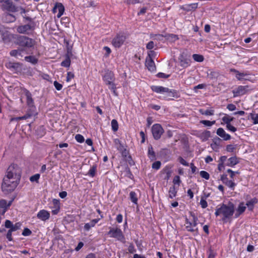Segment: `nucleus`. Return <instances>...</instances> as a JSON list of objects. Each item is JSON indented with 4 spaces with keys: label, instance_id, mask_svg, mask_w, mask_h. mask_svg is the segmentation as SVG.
<instances>
[{
    "label": "nucleus",
    "instance_id": "1",
    "mask_svg": "<svg viewBox=\"0 0 258 258\" xmlns=\"http://www.w3.org/2000/svg\"><path fill=\"white\" fill-rule=\"evenodd\" d=\"M21 169L15 164H11L7 168L2 184V190L5 194L13 192L20 182Z\"/></svg>",
    "mask_w": 258,
    "mask_h": 258
},
{
    "label": "nucleus",
    "instance_id": "2",
    "mask_svg": "<svg viewBox=\"0 0 258 258\" xmlns=\"http://www.w3.org/2000/svg\"><path fill=\"white\" fill-rule=\"evenodd\" d=\"M234 213V204L229 202L228 205L222 204L218 205L216 209L215 215L220 216L224 223H227L230 220Z\"/></svg>",
    "mask_w": 258,
    "mask_h": 258
},
{
    "label": "nucleus",
    "instance_id": "3",
    "mask_svg": "<svg viewBox=\"0 0 258 258\" xmlns=\"http://www.w3.org/2000/svg\"><path fill=\"white\" fill-rule=\"evenodd\" d=\"M13 38L14 43L22 47L25 50L26 49H34L36 44V41L35 39L25 35L15 34L13 35Z\"/></svg>",
    "mask_w": 258,
    "mask_h": 258
},
{
    "label": "nucleus",
    "instance_id": "4",
    "mask_svg": "<svg viewBox=\"0 0 258 258\" xmlns=\"http://www.w3.org/2000/svg\"><path fill=\"white\" fill-rule=\"evenodd\" d=\"M103 80L105 84L108 86L109 89L112 90L114 94L117 95L116 92V87L114 83L115 77L113 73L109 70L106 71L103 76Z\"/></svg>",
    "mask_w": 258,
    "mask_h": 258
},
{
    "label": "nucleus",
    "instance_id": "5",
    "mask_svg": "<svg viewBox=\"0 0 258 258\" xmlns=\"http://www.w3.org/2000/svg\"><path fill=\"white\" fill-rule=\"evenodd\" d=\"M151 88L153 91L158 93H166L169 97H174L176 94L175 90H170L168 88L162 86H152Z\"/></svg>",
    "mask_w": 258,
    "mask_h": 258
},
{
    "label": "nucleus",
    "instance_id": "6",
    "mask_svg": "<svg viewBox=\"0 0 258 258\" xmlns=\"http://www.w3.org/2000/svg\"><path fill=\"white\" fill-rule=\"evenodd\" d=\"M109 228L110 230L108 232L107 234L110 235V237L115 238L121 242L124 241L125 237L120 229L111 227Z\"/></svg>",
    "mask_w": 258,
    "mask_h": 258
},
{
    "label": "nucleus",
    "instance_id": "7",
    "mask_svg": "<svg viewBox=\"0 0 258 258\" xmlns=\"http://www.w3.org/2000/svg\"><path fill=\"white\" fill-rule=\"evenodd\" d=\"M178 60L180 66L183 69L187 68L190 64V56L184 52L180 53L178 58Z\"/></svg>",
    "mask_w": 258,
    "mask_h": 258
},
{
    "label": "nucleus",
    "instance_id": "8",
    "mask_svg": "<svg viewBox=\"0 0 258 258\" xmlns=\"http://www.w3.org/2000/svg\"><path fill=\"white\" fill-rule=\"evenodd\" d=\"M126 40V36L122 33L117 34L112 40V44L115 48L120 47Z\"/></svg>",
    "mask_w": 258,
    "mask_h": 258
},
{
    "label": "nucleus",
    "instance_id": "9",
    "mask_svg": "<svg viewBox=\"0 0 258 258\" xmlns=\"http://www.w3.org/2000/svg\"><path fill=\"white\" fill-rule=\"evenodd\" d=\"M163 133L164 130L160 124L156 123L152 126V133L155 140H158L160 139Z\"/></svg>",
    "mask_w": 258,
    "mask_h": 258
},
{
    "label": "nucleus",
    "instance_id": "10",
    "mask_svg": "<svg viewBox=\"0 0 258 258\" xmlns=\"http://www.w3.org/2000/svg\"><path fill=\"white\" fill-rule=\"evenodd\" d=\"M248 86H239L238 87L232 90L233 97H236L245 94L248 91Z\"/></svg>",
    "mask_w": 258,
    "mask_h": 258
},
{
    "label": "nucleus",
    "instance_id": "11",
    "mask_svg": "<svg viewBox=\"0 0 258 258\" xmlns=\"http://www.w3.org/2000/svg\"><path fill=\"white\" fill-rule=\"evenodd\" d=\"M3 7L7 11L11 12L18 11L19 8L16 7L11 0H5Z\"/></svg>",
    "mask_w": 258,
    "mask_h": 258
},
{
    "label": "nucleus",
    "instance_id": "12",
    "mask_svg": "<svg viewBox=\"0 0 258 258\" xmlns=\"http://www.w3.org/2000/svg\"><path fill=\"white\" fill-rule=\"evenodd\" d=\"M34 27L30 24L21 25L17 28V32L20 34H29V31L33 30Z\"/></svg>",
    "mask_w": 258,
    "mask_h": 258
},
{
    "label": "nucleus",
    "instance_id": "13",
    "mask_svg": "<svg viewBox=\"0 0 258 258\" xmlns=\"http://www.w3.org/2000/svg\"><path fill=\"white\" fill-rule=\"evenodd\" d=\"M21 223L20 222H17L15 224L9 220H6L5 222V226L7 228H9L13 232L16 231L20 229L21 226Z\"/></svg>",
    "mask_w": 258,
    "mask_h": 258
},
{
    "label": "nucleus",
    "instance_id": "14",
    "mask_svg": "<svg viewBox=\"0 0 258 258\" xmlns=\"http://www.w3.org/2000/svg\"><path fill=\"white\" fill-rule=\"evenodd\" d=\"M22 64L20 62H9L6 63V67L12 71L18 72L21 70Z\"/></svg>",
    "mask_w": 258,
    "mask_h": 258
},
{
    "label": "nucleus",
    "instance_id": "15",
    "mask_svg": "<svg viewBox=\"0 0 258 258\" xmlns=\"http://www.w3.org/2000/svg\"><path fill=\"white\" fill-rule=\"evenodd\" d=\"M24 93L27 99V104L30 107H32V109H35L34 105V101L32 97V94L30 92L26 89L24 90Z\"/></svg>",
    "mask_w": 258,
    "mask_h": 258
},
{
    "label": "nucleus",
    "instance_id": "16",
    "mask_svg": "<svg viewBox=\"0 0 258 258\" xmlns=\"http://www.w3.org/2000/svg\"><path fill=\"white\" fill-rule=\"evenodd\" d=\"M198 6V3L185 4L180 7V9L186 12L195 11Z\"/></svg>",
    "mask_w": 258,
    "mask_h": 258
},
{
    "label": "nucleus",
    "instance_id": "17",
    "mask_svg": "<svg viewBox=\"0 0 258 258\" xmlns=\"http://www.w3.org/2000/svg\"><path fill=\"white\" fill-rule=\"evenodd\" d=\"M38 219L45 221L50 218V213L46 210H41L37 214Z\"/></svg>",
    "mask_w": 258,
    "mask_h": 258
},
{
    "label": "nucleus",
    "instance_id": "18",
    "mask_svg": "<svg viewBox=\"0 0 258 258\" xmlns=\"http://www.w3.org/2000/svg\"><path fill=\"white\" fill-rule=\"evenodd\" d=\"M146 66L151 72H154L156 70V67L152 57L150 56V54H149V58H147L146 60Z\"/></svg>",
    "mask_w": 258,
    "mask_h": 258
},
{
    "label": "nucleus",
    "instance_id": "19",
    "mask_svg": "<svg viewBox=\"0 0 258 258\" xmlns=\"http://www.w3.org/2000/svg\"><path fill=\"white\" fill-rule=\"evenodd\" d=\"M216 134L225 141H228L231 139V136L227 134L222 127L217 129Z\"/></svg>",
    "mask_w": 258,
    "mask_h": 258
},
{
    "label": "nucleus",
    "instance_id": "20",
    "mask_svg": "<svg viewBox=\"0 0 258 258\" xmlns=\"http://www.w3.org/2000/svg\"><path fill=\"white\" fill-rule=\"evenodd\" d=\"M25 51L24 48H19L17 49H13L10 52L11 56L19 58V57H22L23 56L22 53Z\"/></svg>",
    "mask_w": 258,
    "mask_h": 258
},
{
    "label": "nucleus",
    "instance_id": "21",
    "mask_svg": "<svg viewBox=\"0 0 258 258\" xmlns=\"http://www.w3.org/2000/svg\"><path fill=\"white\" fill-rule=\"evenodd\" d=\"M57 10L58 11V13L57 15V18H60L63 15L64 11V8L63 6L62 5V4H56L55 6L54 7L53 9V12L55 13Z\"/></svg>",
    "mask_w": 258,
    "mask_h": 258
},
{
    "label": "nucleus",
    "instance_id": "22",
    "mask_svg": "<svg viewBox=\"0 0 258 258\" xmlns=\"http://www.w3.org/2000/svg\"><path fill=\"white\" fill-rule=\"evenodd\" d=\"M12 203V201H10L8 203L5 200L2 199L0 200V208L3 209V214H4L6 212L8 208L11 206Z\"/></svg>",
    "mask_w": 258,
    "mask_h": 258
},
{
    "label": "nucleus",
    "instance_id": "23",
    "mask_svg": "<svg viewBox=\"0 0 258 258\" xmlns=\"http://www.w3.org/2000/svg\"><path fill=\"white\" fill-rule=\"evenodd\" d=\"M239 161L238 159L236 156H233L229 158L227 162L226 163L225 165L229 167H233L235 165L239 163Z\"/></svg>",
    "mask_w": 258,
    "mask_h": 258
},
{
    "label": "nucleus",
    "instance_id": "24",
    "mask_svg": "<svg viewBox=\"0 0 258 258\" xmlns=\"http://www.w3.org/2000/svg\"><path fill=\"white\" fill-rule=\"evenodd\" d=\"M114 143L115 145L116 146V148L117 150L121 152L122 155L123 156H126L125 155H124V152L126 151V149L124 148L123 145L121 144L120 140L118 139H116L114 140Z\"/></svg>",
    "mask_w": 258,
    "mask_h": 258
},
{
    "label": "nucleus",
    "instance_id": "25",
    "mask_svg": "<svg viewBox=\"0 0 258 258\" xmlns=\"http://www.w3.org/2000/svg\"><path fill=\"white\" fill-rule=\"evenodd\" d=\"M100 219H93L90 221V223L85 224L84 229L86 231H89L92 227H93L95 224L98 222Z\"/></svg>",
    "mask_w": 258,
    "mask_h": 258
},
{
    "label": "nucleus",
    "instance_id": "26",
    "mask_svg": "<svg viewBox=\"0 0 258 258\" xmlns=\"http://www.w3.org/2000/svg\"><path fill=\"white\" fill-rule=\"evenodd\" d=\"M148 156L152 161H154L156 159L155 153L153 150V147L151 145L148 146Z\"/></svg>",
    "mask_w": 258,
    "mask_h": 258
},
{
    "label": "nucleus",
    "instance_id": "27",
    "mask_svg": "<svg viewBox=\"0 0 258 258\" xmlns=\"http://www.w3.org/2000/svg\"><path fill=\"white\" fill-rule=\"evenodd\" d=\"M246 207L244 206L243 203H240L236 210V213L235 215L236 218L238 217L241 214H242L245 210Z\"/></svg>",
    "mask_w": 258,
    "mask_h": 258
},
{
    "label": "nucleus",
    "instance_id": "28",
    "mask_svg": "<svg viewBox=\"0 0 258 258\" xmlns=\"http://www.w3.org/2000/svg\"><path fill=\"white\" fill-rule=\"evenodd\" d=\"M24 59L34 65L36 64L38 61V58L34 55L26 56L25 57Z\"/></svg>",
    "mask_w": 258,
    "mask_h": 258
},
{
    "label": "nucleus",
    "instance_id": "29",
    "mask_svg": "<svg viewBox=\"0 0 258 258\" xmlns=\"http://www.w3.org/2000/svg\"><path fill=\"white\" fill-rule=\"evenodd\" d=\"M162 172L166 174V176L165 177V179H167V180H168L170 178V177L171 176V173H172V171L171 170V167H169V166H166L164 168V169H163Z\"/></svg>",
    "mask_w": 258,
    "mask_h": 258
},
{
    "label": "nucleus",
    "instance_id": "30",
    "mask_svg": "<svg viewBox=\"0 0 258 258\" xmlns=\"http://www.w3.org/2000/svg\"><path fill=\"white\" fill-rule=\"evenodd\" d=\"M96 171L97 165L96 164H94L91 167L90 169H89L88 172L86 174V175L91 177H93L95 176Z\"/></svg>",
    "mask_w": 258,
    "mask_h": 258
},
{
    "label": "nucleus",
    "instance_id": "31",
    "mask_svg": "<svg viewBox=\"0 0 258 258\" xmlns=\"http://www.w3.org/2000/svg\"><path fill=\"white\" fill-rule=\"evenodd\" d=\"M4 20L7 23H11L14 22L16 18L13 14L7 13L5 16Z\"/></svg>",
    "mask_w": 258,
    "mask_h": 258
},
{
    "label": "nucleus",
    "instance_id": "32",
    "mask_svg": "<svg viewBox=\"0 0 258 258\" xmlns=\"http://www.w3.org/2000/svg\"><path fill=\"white\" fill-rule=\"evenodd\" d=\"M130 199L131 201L135 204H138V199L137 198V194L134 191H132L130 193Z\"/></svg>",
    "mask_w": 258,
    "mask_h": 258
},
{
    "label": "nucleus",
    "instance_id": "33",
    "mask_svg": "<svg viewBox=\"0 0 258 258\" xmlns=\"http://www.w3.org/2000/svg\"><path fill=\"white\" fill-rule=\"evenodd\" d=\"M177 194V190L175 188L174 185H172L169 188V198L170 199H173L175 197Z\"/></svg>",
    "mask_w": 258,
    "mask_h": 258
},
{
    "label": "nucleus",
    "instance_id": "34",
    "mask_svg": "<svg viewBox=\"0 0 258 258\" xmlns=\"http://www.w3.org/2000/svg\"><path fill=\"white\" fill-rule=\"evenodd\" d=\"M150 37L152 39L154 40H157L158 41H163L164 38H165V35L163 34H151Z\"/></svg>",
    "mask_w": 258,
    "mask_h": 258
},
{
    "label": "nucleus",
    "instance_id": "35",
    "mask_svg": "<svg viewBox=\"0 0 258 258\" xmlns=\"http://www.w3.org/2000/svg\"><path fill=\"white\" fill-rule=\"evenodd\" d=\"M257 200L256 198H253L250 201L247 202L246 205L248 207L249 210H252L254 205L257 203Z\"/></svg>",
    "mask_w": 258,
    "mask_h": 258
},
{
    "label": "nucleus",
    "instance_id": "36",
    "mask_svg": "<svg viewBox=\"0 0 258 258\" xmlns=\"http://www.w3.org/2000/svg\"><path fill=\"white\" fill-rule=\"evenodd\" d=\"M234 119V117H230L228 115L226 114L224 117H222V121L227 125L230 124V122Z\"/></svg>",
    "mask_w": 258,
    "mask_h": 258
},
{
    "label": "nucleus",
    "instance_id": "37",
    "mask_svg": "<svg viewBox=\"0 0 258 258\" xmlns=\"http://www.w3.org/2000/svg\"><path fill=\"white\" fill-rule=\"evenodd\" d=\"M192 227V224H187L185 226V229L187 231L191 232H196V234L198 232V228Z\"/></svg>",
    "mask_w": 258,
    "mask_h": 258
},
{
    "label": "nucleus",
    "instance_id": "38",
    "mask_svg": "<svg viewBox=\"0 0 258 258\" xmlns=\"http://www.w3.org/2000/svg\"><path fill=\"white\" fill-rule=\"evenodd\" d=\"M250 118L253 120V123L254 124H258V114L251 112L249 115Z\"/></svg>",
    "mask_w": 258,
    "mask_h": 258
},
{
    "label": "nucleus",
    "instance_id": "39",
    "mask_svg": "<svg viewBox=\"0 0 258 258\" xmlns=\"http://www.w3.org/2000/svg\"><path fill=\"white\" fill-rule=\"evenodd\" d=\"M111 128L113 132H116L118 129V124L116 119H112L111 122Z\"/></svg>",
    "mask_w": 258,
    "mask_h": 258
},
{
    "label": "nucleus",
    "instance_id": "40",
    "mask_svg": "<svg viewBox=\"0 0 258 258\" xmlns=\"http://www.w3.org/2000/svg\"><path fill=\"white\" fill-rule=\"evenodd\" d=\"M192 58L194 60L197 62H202L204 59V56L202 55L198 54H193Z\"/></svg>",
    "mask_w": 258,
    "mask_h": 258
},
{
    "label": "nucleus",
    "instance_id": "41",
    "mask_svg": "<svg viewBox=\"0 0 258 258\" xmlns=\"http://www.w3.org/2000/svg\"><path fill=\"white\" fill-rule=\"evenodd\" d=\"M200 122L201 123L204 124L205 126H211L213 125V124H215L216 121L215 120L209 121V120H201Z\"/></svg>",
    "mask_w": 258,
    "mask_h": 258
},
{
    "label": "nucleus",
    "instance_id": "42",
    "mask_svg": "<svg viewBox=\"0 0 258 258\" xmlns=\"http://www.w3.org/2000/svg\"><path fill=\"white\" fill-rule=\"evenodd\" d=\"M190 215L192 217V221L191 222V224H192L193 227H196L198 225V218L197 216H196L195 214L190 212Z\"/></svg>",
    "mask_w": 258,
    "mask_h": 258
},
{
    "label": "nucleus",
    "instance_id": "43",
    "mask_svg": "<svg viewBox=\"0 0 258 258\" xmlns=\"http://www.w3.org/2000/svg\"><path fill=\"white\" fill-rule=\"evenodd\" d=\"M224 184L227 186H228L229 188H230L231 190H233L234 189V187L236 185V183L232 181V180H228Z\"/></svg>",
    "mask_w": 258,
    "mask_h": 258
},
{
    "label": "nucleus",
    "instance_id": "44",
    "mask_svg": "<svg viewBox=\"0 0 258 258\" xmlns=\"http://www.w3.org/2000/svg\"><path fill=\"white\" fill-rule=\"evenodd\" d=\"M71 64V59L69 57L66 58L64 60L61 62V66L64 67H69Z\"/></svg>",
    "mask_w": 258,
    "mask_h": 258
},
{
    "label": "nucleus",
    "instance_id": "45",
    "mask_svg": "<svg viewBox=\"0 0 258 258\" xmlns=\"http://www.w3.org/2000/svg\"><path fill=\"white\" fill-rule=\"evenodd\" d=\"M161 163L159 161L154 162L152 165V168L154 169L158 170L160 168Z\"/></svg>",
    "mask_w": 258,
    "mask_h": 258
},
{
    "label": "nucleus",
    "instance_id": "46",
    "mask_svg": "<svg viewBox=\"0 0 258 258\" xmlns=\"http://www.w3.org/2000/svg\"><path fill=\"white\" fill-rule=\"evenodd\" d=\"M165 38L166 39H174V40H177L178 39L177 36L176 35L173 34H167L165 35Z\"/></svg>",
    "mask_w": 258,
    "mask_h": 258
},
{
    "label": "nucleus",
    "instance_id": "47",
    "mask_svg": "<svg viewBox=\"0 0 258 258\" xmlns=\"http://www.w3.org/2000/svg\"><path fill=\"white\" fill-rule=\"evenodd\" d=\"M39 178H40V174H35L34 175L30 177V180L31 182L36 181V182L38 183Z\"/></svg>",
    "mask_w": 258,
    "mask_h": 258
},
{
    "label": "nucleus",
    "instance_id": "48",
    "mask_svg": "<svg viewBox=\"0 0 258 258\" xmlns=\"http://www.w3.org/2000/svg\"><path fill=\"white\" fill-rule=\"evenodd\" d=\"M200 173L202 178L207 180H208L210 178V175L207 171H201Z\"/></svg>",
    "mask_w": 258,
    "mask_h": 258
},
{
    "label": "nucleus",
    "instance_id": "49",
    "mask_svg": "<svg viewBox=\"0 0 258 258\" xmlns=\"http://www.w3.org/2000/svg\"><path fill=\"white\" fill-rule=\"evenodd\" d=\"M75 139L78 142L80 143L84 142L85 141L84 137L80 134L76 135L75 136Z\"/></svg>",
    "mask_w": 258,
    "mask_h": 258
},
{
    "label": "nucleus",
    "instance_id": "50",
    "mask_svg": "<svg viewBox=\"0 0 258 258\" xmlns=\"http://www.w3.org/2000/svg\"><path fill=\"white\" fill-rule=\"evenodd\" d=\"M32 234V231L28 228H25L22 232V235L24 236H30Z\"/></svg>",
    "mask_w": 258,
    "mask_h": 258
},
{
    "label": "nucleus",
    "instance_id": "51",
    "mask_svg": "<svg viewBox=\"0 0 258 258\" xmlns=\"http://www.w3.org/2000/svg\"><path fill=\"white\" fill-rule=\"evenodd\" d=\"M200 205L201 206V207L203 209L207 208L208 206V204H207V201L203 197L201 198V199L200 201Z\"/></svg>",
    "mask_w": 258,
    "mask_h": 258
},
{
    "label": "nucleus",
    "instance_id": "52",
    "mask_svg": "<svg viewBox=\"0 0 258 258\" xmlns=\"http://www.w3.org/2000/svg\"><path fill=\"white\" fill-rule=\"evenodd\" d=\"M125 172H126V176H127L129 178L132 179L134 177V176H133V174L132 173V172H131L130 169L128 167H126L125 168Z\"/></svg>",
    "mask_w": 258,
    "mask_h": 258
},
{
    "label": "nucleus",
    "instance_id": "53",
    "mask_svg": "<svg viewBox=\"0 0 258 258\" xmlns=\"http://www.w3.org/2000/svg\"><path fill=\"white\" fill-rule=\"evenodd\" d=\"M235 149V147L232 145H228L226 147V151L228 152H233Z\"/></svg>",
    "mask_w": 258,
    "mask_h": 258
},
{
    "label": "nucleus",
    "instance_id": "54",
    "mask_svg": "<svg viewBox=\"0 0 258 258\" xmlns=\"http://www.w3.org/2000/svg\"><path fill=\"white\" fill-rule=\"evenodd\" d=\"M52 204L53 205L55 209H60L59 201L56 199H53L52 200Z\"/></svg>",
    "mask_w": 258,
    "mask_h": 258
},
{
    "label": "nucleus",
    "instance_id": "55",
    "mask_svg": "<svg viewBox=\"0 0 258 258\" xmlns=\"http://www.w3.org/2000/svg\"><path fill=\"white\" fill-rule=\"evenodd\" d=\"M173 182L174 184L179 185L181 182L180 177L178 175H176L173 178Z\"/></svg>",
    "mask_w": 258,
    "mask_h": 258
},
{
    "label": "nucleus",
    "instance_id": "56",
    "mask_svg": "<svg viewBox=\"0 0 258 258\" xmlns=\"http://www.w3.org/2000/svg\"><path fill=\"white\" fill-rule=\"evenodd\" d=\"M128 250L130 253H133L136 251V249L133 243H131L128 247Z\"/></svg>",
    "mask_w": 258,
    "mask_h": 258
},
{
    "label": "nucleus",
    "instance_id": "57",
    "mask_svg": "<svg viewBox=\"0 0 258 258\" xmlns=\"http://www.w3.org/2000/svg\"><path fill=\"white\" fill-rule=\"evenodd\" d=\"M53 84L55 89L58 91L60 90L62 88V85L56 81L54 82Z\"/></svg>",
    "mask_w": 258,
    "mask_h": 258
},
{
    "label": "nucleus",
    "instance_id": "58",
    "mask_svg": "<svg viewBox=\"0 0 258 258\" xmlns=\"http://www.w3.org/2000/svg\"><path fill=\"white\" fill-rule=\"evenodd\" d=\"M226 128L232 132H235L237 131V128L231 124H227Z\"/></svg>",
    "mask_w": 258,
    "mask_h": 258
},
{
    "label": "nucleus",
    "instance_id": "59",
    "mask_svg": "<svg viewBox=\"0 0 258 258\" xmlns=\"http://www.w3.org/2000/svg\"><path fill=\"white\" fill-rule=\"evenodd\" d=\"M170 75H166L163 73H159L157 74V77L159 78H168Z\"/></svg>",
    "mask_w": 258,
    "mask_h": 258
},
{
    "label": "nucleus",
    "instance_id": "60",
    "mask_svg": "<svg viewBox=\"0 0 258 258\" xmlns=\"http://www.w3.org/2000/svg\"><path fill=\"white\" fill-rule=\"evenodd\" d=\"M13 231H11V230L10 229L8 231V232L6 234V237L8 239L9 241H12L13 240V238H12V233Z\"/></svg>",
    "mask_w": 258,
    "mask_h": 258
},
{
    "label": "nucleus",
    "instance_id": "61",
    "mask_svg": "<svg viewBox=\"0 0 258 258\" xmlns=\"http://www.w3.org/2000/svg\"><path fill=\"white\" fill-rule=\"evenodd\" d=\"M179 162L184 166H188V163L181 157H179L178 159Z\"/></svg>",
    "mask_w": 258,
    "mask_h": 258
},
{
    "label": "nucleus",
    "instance_id": "62",
    "mask_svg": "<svg viewBox=\"0 0 258 258\" xmlns=\"http://www.w3.org/2000/svg\"><path fill=\"white\" fill-rule=\"evenodd\" d=\"M246 76V74L243 73H240V72H238L237 74H236V78L238 80H242V79L243 78V77H244V76Z\"/></svg>",
    "mask_w": 258,
    "mask_h": 258
},
{
    "label": "nucleus",
    "instance_id": "63",
    "mask_svg": "<svg viewBox=\"0 0 258 258\" xmlns=\"http://www.w3.org/2000/svg\"><path fill=\"white\" fill-rule=\"evenodd\" d=\"M204 114L205 115H213L214 114V110L212 109H207L204 111Z\"/></svg>",
    "mask_w": 258,
    "mask_h": 258
},
{
    "label": "nucleus",
    "instance_id": "64",
    "mask_svg": "<svg viewBox=\"0 0 258 258\" xmlns=\"http://www.w3.org/2000/svg\"><path fill=\"white\" fill-rule=\"evenodd\" d=\"M154 43L153 41H151L149 42L146 45V48L148 49H152L154 48Z\"/></svg>",
    "mask_w": 258,
    "mask_h": 258
}]
</instances>
